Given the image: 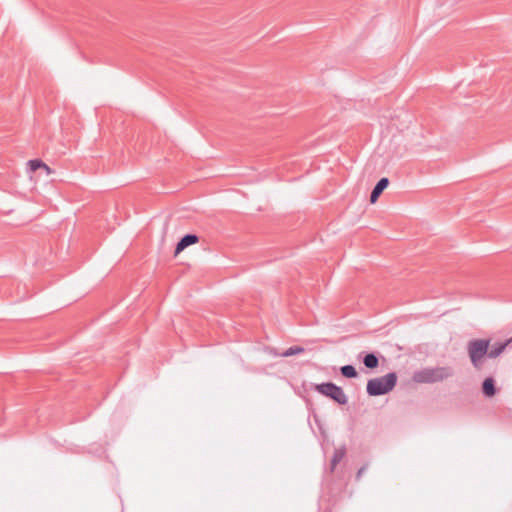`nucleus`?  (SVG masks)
<instances>
[{
  "mask_svg": "<svg viewBox=\"0 0 512 512\" xmlns=\"http://www.w3.org/2000/svg\"><path fill=\"white\" fill-rule=\"evenodd\" d=\"M397 374L389 372L383 376L369 379L366 391L369 396H381L389 393L397 384Z\"/></svg>",
  "mask_w": 512,
  "mask_h": 512,
  "instance_id": "1",
  "label": "nucleus"
},
{
  "mask_svg": "<svg viewBox=\"0 0 512 512\" xmlns=\"http://www.w3.org/2000/svg\"><path fill=\"white\" fill-rule=\"evenodd\" d=\"M453 375L451 367H427L413 373L412 379L416 383H435L443 381Z\"/></svg>",
  "mask_w": 512,
  "mask_h": 512,
  "instance_id": "2",
  "label": "nucleus"
},
{
  "mask_svg": "<svg viewBox=\"0 0 512 512\" xmlns=\"http://www.w3.org/2000/svg\"><path fill=\"white\" fill-rule=\"evenodd\" d=\"M490 347L489 339H472L467 344V352L474 368L480 369L483 365V359L488 356Z\"/></svg>",
  "mask_w": 512,
  "mask_h": 512,
  "instance_id": "3",
  "label": "nucleus"
},
{
  "mask_svg": "<svg viewBox=\"0 0 512 512\" xmlns=\"http://www.w3.org/2000/svg\"><path fill=\"white\" fill-rule=\"evenodd\" d=\"M314 389L325 397L330 398L339 405L347 403L348 398L340 386L333 382L315 384Z\"/></svg>",
  "mask_w": 512,
  "mask_h": 512,
  "instance_id": "4",
  "label": "nucleus"
},
{
  "mask_svg": "<svg viewBox=\"0 0 512 512\" xmlns=\"http://www.w3.org/2000/svg\"><path fill=\"white\" fill-rule=\"evenodd\" d=\"M380 357L381 355L376 352H360L357 355V359L362 361L368 370H374L379 366Z\"/></svg>",
  "mask_w": 512,
  "mask_h": 512,
  "instance_id": "5",
  "label": "nucleus"
},
{
  "mask_svg": "<svg viewBox=\"0 0 512 512\" xmlns=\"http://www.w3.org/2000/svg\"><path fill=\"white\" fill-rule=\"evenodd\" d=\"M199 242V237L196 234L188 233L185 234L176 244L175 247V255L182 252L184 249L189 247L190 245L196 244Z\"/></svg>",
  "mask_w": 512,
  "mask_h": 512,
  "instance_id": "6",
  "label": "nucleus"
},
{
  "mask_svg": "<svg viewBox=\"0 0 512 512\" xmlns=\"http://www.w3.org/2000/svg\"><path fill=\"white\" fill-rule=\"evenodd\" d=\"M389 179L387 177L381 178L376 185L374 186L371 194H370V202L375 203L383 191L388 187Z\"/></svg>",
  "mask_w": 512,
  "mask_h": 512,
  "instance_id": "7",
  "label": "nucleus"
},
{
  "mask_svg": "<svg viewBox=\"0 0 512 512\" xmlns=\"http://www.w3.org/2000/svg\"><path fill=\"white\" fill-rule=\"evenodd\" d=\"M510 343H512V338L504 342H496L495 344L488 348V357L497 358L501 353L504 352V350Z\"/></svg>",
  "mask_w": 512,
  "mask_h": 512,
  "instance_id": "8",
  "label": "nucleus"
},
{
  "mask_svg": "<svg viewBox=\"0 0 512 512\" xmlns=\"http://www.w3.org/2000/svg\"><path fill=\"white\" fill-rule=\"evenodd\" d=\"M346 455V448L345 446L338 447L334 450L331 463H330V470L333 472L337 466L338 463H340L343 458Z\"/></svg>",
  "mask_w": 512,
  "mask_h": 512,
  "instance_id": "9",
  "label": "nucleus"
},
{
  "mask_svg": "<svg viewBox=\"0 0 512 512\" xmlns=\"http://www.w3.org/2000/svg\"><path fill=\"white\" fill-rule=\"evenodd\" d=\"M482 391L488 396L492 397L496 393L495 381L492 377H487L482 383Z\"/></svg>",
  "mask_w": 512,
  "mask_h": 512,
  "instance_id": "10",
  "label": "nucleus"
},
{
  "mask_svg": "<svg viewBox=\"0 0 512 512\" xmlns=\"http://www.w3.org/2000/svg\"><path fill=\"white\" fill-rule=\"evenodd\" d=\"M28 165H29V167H30V170H31V171H33V172H34V171H36V170H38V169H40V168L45 169L47 172H49V170H50V169H49V167H48V165H47V164H45V163H44L42 160H40V159H33V160H29Z\"/></svg>",
  "mask_w": 512,
  "mask_h": 512,
  "instance_id": "11",
  "label": "nucleus"
},
{
  "mask_svg": "<svg viewBox=\"0 0 512 512\" xmlns=\"http://www.w3.org/2000/svg\"><path fill=\"white\" fill-rule=\"evenodd\" d=\"M304 351H305V348H303L301 346H292V347H289L288 349H286L281 354V356L282 357H290V356H294V355H297V354H301Z\"/></svg>",
  "mask_w": 512,
  "mask_h": 512,
  "instance_id": "12",
  "label": "nucleus"
},
{
  "mask_svg": "<svg viewBox=\"0 0 512 512\" xmlns=\"http://www.w3.org/2000/svg\"><path fill=\"white\" fill-rule=\"evenodd\" d=\"M341 374L346 378H352V364L341 367Z\"/></svg>",
  "mask_w": 512,
  "mask_h": 512,
  "instance_id": "13",
  "label": "nucleus"
},
{
  "mask_svg": "<svg viewBox=\"0 0 512 512\" xmlns=\"http://www.w3.org/2000/svg\"><path fill=\"white\" fill-rule=\"evenodd\" d=\"M365 470V466L364 467H361L358 471H357V474H356V478H360L362 476V473L364 472Z\"/></svg>",
  "mask_w": 512,
  "mask_h": 512,
  "instance_id": "14",
  "label": "nucleus"
},
{
  "mask_svg": "<svg viewBox=\"0 0 512 512\" xmlns=\"http://www.w3.org/2000/svg\"><path fill=\"white\" fill-rule=\"evenodd\" d=\"M353 375H354V378L357 377V372L355 369H354Z\"/></svg>",
  "mask_w": 512,
  "mask_h": 512,
  "instance_id": "15",
  "label": "nucleus"
}]
</instances>
